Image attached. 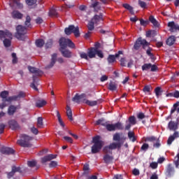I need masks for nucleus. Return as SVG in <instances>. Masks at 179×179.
<instances>
[{
  "label": "nucleus",
  "instance_id": "obj_1",
  "mask_svg": "<svg viewBox=\"0 0 179 179\" xmlns=\"http://www.w3.org/2000/svg\"><path fill=\"white\" fill-rule=\"evenodd\" d=\"M6 37L8 39L6 38ZM12 33H10L9 31L6 30V31H1L0 30V38L1 40H4L3 41V43L4 47H6V48H8V47H10L11 44H12V41L10 40H12Z\"/></svg>",
  "mask_w": 179,
  "mask_h": 179
},
{
  "label": "nucleus",
  "instance_id": "obj_2",
  "mask_svg": "<svg viewBox=\"0 0 179 179\" xmlns=\"http://www.w3.org/2000/svg\"><path fill=\"white\" fill-rule=\"evenodd\" d=\"M94 145L92 146L91 152L92 155H96L103 148V141L100 140V136H96L92 138Z\"/></svg>",
  "mask_w": 179,
  "mask_h": 179
},
{
  "label": "nucleus",
  "instance_id": "obj_3",
  "mask_svg": "<svg viewBox=\"0 0 179 179\" xmlns=\"http://www.w3.org/2000/svg\"><path fill=\"white\" fill-rule=\"evenodd\" d=\"M27 34V29L22 25H18L16 27V33L15 34V38L20 41L26 40V34Z\"/></svg>",
  "mask_w": 179,
  "mask_h": 179
},
{
  "label": "nucleus",
  "instance_id": "obj_4",
  "mask_svg": "<svg viewBox=\"0 0 179 179\" xmlns=\"http://www.w3.org/2000/svg\"><path fill=\"white\" fill-rule=\"evenodd\" d=\"M20 140H17V143L22 146V148H31V143H30V141H33V137L29 136L26 134H22L21 136Z\"/></svg>",
  "mask_w": 179,
  "mask_h": 179
},
{
  "label": "nucleus",
  "instance_id": "obj_5",
  "mask_svg": "<svg viewBox=\"0 0 179 179\" xmlns=\"http://www.w3.org/2000/svg\"><path fill=\"white\" fill-rule=\"evenodd\" d=\"M60 50H65L67 47L75 48V43L69 38L62 37L59 40Z\"/></svg>",
  "mask_w": 179,
  "mask_h": 179
},
{
  "label": "nucleus",
  "instance_id": "obj_6",
  "mask_svg": "<svg viewBox=\"0 0 179 179\" xmlns=\"http://www.w3.org/2000/svg\"><path fill=\"white\" fill-rule=\"evenodd\" d=\"M64 33L66 36H71L73 33L75 37H80L79 27H75V25H69L68 27L65 28Z\"/></svg>",
  "mask_w": 179,
  "mask_h": 179
},
{
  "label": "nucleus",
  "instance_id": "obj_7",
  "mask_svg": "<svg viewBox=\"0 0 179 179\" xmlns=\"http://www.w3.org/2000/svg\"><path fill=\"white\" fill-rule=\"evenodd\" d=\"M141 45L143 46V50H145L146 47L149 45V43L146 41V39H142V38L140 37L136 40V43H134V50H139V48H141Z\"/></svg>",
  "mask_w": 179,
  "mask_h": 179
},
{
  "label": "nucleus",
  "instance_id": "obj_8",
  "mask_svg": "<svg viewBox=\"0 0 179 179\" xmlns=\"http://www.w3.org/2000/svg\"><path fill=\"white\" fill-rule=\"evenodd\" d=\"M11 170L14 172L15 174V173H20V174H21L22 176H24L26 173H28L29 168L27 167L21 168L20 166L17 167L16 166H13Z\"/></svg>",
  "mask_w": 179,
  "mask_h": 179
},
{
  "label": "nucleus",
  "instance_id": "obj_9",
  "mask_svg": "<svg viewBox=\"0 0 179 179\" xmlns=\"http://www.w3.org/2000/svg\"><path fill=\"white\" fill-rule=\"evenodd\" d=\"M26 97V93L23 92H20L17 95H14L12 96H8V101H17L20 100V99H24Z\"/></svg>",
  "mask_w": 179,
  "mask_h": 179
},
{
  "label": "nucleus",
  "instance_id": "obj_10",
  "mask_svg": "<svg viewBox=\"0 0 179 179\" xmlns=\"http://www.w3.org/2000/svg\"><path fill=\"white\" fill-rule=\"evenodd\" d=\"M174 173H176L174 166H173V164H169L166 168L165 175L166 177L171 178L174 176Z\"/></svg>",
  "mask_w": 179,
  "mask_h": 179
},
{
  "label": "nucleus",
  "instance_id": "obj_11",
  "mask_svg": "<svg viewBox=\"0 0 179 179\" xmlns=\"http://www.w3.org/2000/svg\"><path fill=\"white\" fill-rule=\"evenodd\" d=\"M0 152L2 155H7L8 156L10 155H15V150L12 148L3 146L0 148Z\"/></svg>",
  "mask_w": 179,
  "mask_h": 179
},
{
  "label": "nucleus",
  "instance_id": "obj_12",
  "mask_svg": "<svg viewBox=\"0 0 179 179\" xmlns=\"http://www.w3.org/2000/svg\"><path fill=\"white\" fill-rule=\"evenodd\" d=\"M128 122H129V124H127L125 126L126 131H129V129H131V125H136V117H135V116H130L129 117Z\"/></svg>",
  "mask_w": 179,
  "mask_h": 179
},
{
  "label": "nucleus",
  "instance_id": "obj_13",
  "mask_svg": "<svg viewBox=\"0 0 179 179\" xmlns=\"http://www.w3.org/2000/svg\"><path fill=\"white\" fill-rule=\"evenodd\" d=\"M57 155L50 154L41 158V163L44 164V163H47V162H51V160H54V159H57Z\"/></svg>",
  "mask_w": 179,
  "mask_h": 179
},
{
  "label": "nucleus",
  "instance_id": "obj_14",
  "mask_svg": "<svg viewBox=\"0 0 179 179\" xmlns=\"http://www.w3.org/2000/svg\"><path fill=\"white\" fill-rule=\"evenodd\" d=\"M168 27H169V31L171 33H174L178 30V24H176L174 21H171L168 23Z\"/></svg>",
  "mask_w": 179,
  "mask_h": 179
},
{
  "label": "nucleus",
  "instance_id": "obj_15",
  "mask_svg": "<svg viewBox=\"0 0 179 179\" xmlns=\"http://www.w3.org/2000/svg\"><path fill=\"white\" fill-rule=\"evenodd\" d=\"M8 125L10 129H12L13 131H16V129H19L20 128L17 122L15 120H10L8 122Z\"/></svg>",
  "mask_w": 179,
  "mask_h": 179
},
{
  "label": "nucleus",
  "instance_id": "obj_16",
  "mask_svg": "<svg viewBox=\"0 0 179 179\" xmlns=\"http://www.w3.org/2000/svg\"><path fill=\"white\" fill-rule=\"evenodd\" d=\"M28 70L29 72H31V73H35V75H37V76H41V75H43V71L36 67L29 66Z\"/></svg>",
  "mask_w": 179,
  "mask_h": 179
},
{
  "label": "nucleus",
  "instance_id": "obj_17",
  "mask_svg": "<svg viewBox=\"0 0 179 179\" xmlns=\"http://www.w3.org/2000/svg\"><path fill=\"white\" fill-rule=\"evenodd\" d=\"M176 138H179V132L175 131L173 135L170 136L167 140V144L171 145Z\"/></svg>",
  "mask_w": 179,
  "mask_h": 179
},
{
  "label": "nucleus",
  "instance_id": "obj_18",
  "mask_svg": "<svg viewBox=\"0 0 179 179\" xmlns=\"http://www.w3.org/2000/svg\"><path fill=\"white\" fill-rule=\"evenodd\" d=\"M103 152L105 155H113V143H111L109 145H106L103 148Z\"/></svg>",
  "mask_w": 179,
  "mask_h": 179
},
{
  "label": "nucleus",
  "instance_id": "obj_19",
  "mask_svg": "<svg viewBox=\"0 0 179 179\" xmlns=\"http://www.w3.org/2000/svg\"><path fill=\"white\" fill-rule=\"evenodd\" d=\"M96 52H97V49L94 48H90L87 50L88 58H96Z\"/></svg>",
  "mask_w": 179,
  "mask_h": 179
},
{
  "label": "nucleus",
  "instance_id": "obj_20",
  "mask_svg": "<svg viewBox=\"0 0 179 179\" xmlns=\"http://www.w3.org/2000/svg\"><path fill=\"white\" fill-rule=\"evenodd\" d=\"M57 53L52 55L50 64L45 66V69H51V68L55 65V62H57Z\"/></svg>",
  "mask_w": 179,
  "mask_h": 179
},
{
  "label": "nucleus",
  "instance_id": "obj_21",
  "mask_svg": "<svg viewBox=\"0 0 179 179\" xmlns=\"http://www.w3.org/2000/svg\"><path fill=\"white\" fill-rule=\"evenodd\" d=\"M178 122L170 121L168 124V128L170 129V131H177V129H178Z\"/></svg>",
  "mask_w": 179,
  "mask_h": 179
},
{
  "label": "nucleus",
  "instance_id": "obj_22",
  "mask_svg": "<svg viewBox=\"0 0 179 179\" xmlns=\"http://www.w3.org/2000/svg\"><path fill=\"white\" fill-rule=\"evenodd\" d=\"M11 16L13 19H22L23 18V14L22 13H20L19 10H14L11 13Z\"/></svg>",
  "mask_w": 179,
  "mask_h": 179
},
{
  "label": "nucleus",
  "instance_id": "obj_23",
  "mask_svg": "<svg viewBox=\"0 0 179 179\" xmlns=\"http://www.w3.org/2000/svg\"><path fill=\"white\" fill-rule=\"evenodd\" d=\"M59 51L64 58H72V52L69 50L59 49Z\"/></svg>",
  "mask_w": 179,
  "mask_h": 179
},
{
  "label": "nucleus",
  "instance_id": "obj_24",
  "mask_svg": "<svg viewBox=\"0 0 179 179\" xmlns=\"http://www.w3.org/2000/svg\"><path fill=\"white\" fill-rule=\"evenodd\" d=\"M8 96H9V92L8 91H3L0 93V96L2 99V101L3 102L8 101V103H10V101H8V99H9Z\"/></svg>",
  "mask_w": 179,
  "mask_h": 179
},
{
  "label": "nucleus",
  "instance_id": "obj_25",
  "mask_svg": "<svg viewBox=\"0 0 179 179\" xmlns=\"http://www.w3.org/2000/svg\"><path fill=\"white\" fill-rule=\"evenodd\" d=\"M84 97H86V94H82L81 95H79V94H76L74 97H73L72 101L79 103H80V99H84Z\"/></svg>",
  "mask_w": 179,
  "mask_h": 179
},
{
  "label": "nucleus",
  "instance_id": "obj_26",
  "mask_svg": "<svg viewBox=\"0 0 179 179\" xmlns=\"http://www.w3.org/2000/svg\"><path fill=\"white\" fill-rule=\"evenodd\" d=\"M122 129H124L122 123L118 122L113 124V131H122Z\"/></svg>",
  "mask_w": 179,
  "mask_h": 179
},
{
  "label": "nucleus",
  "instance_id": "obj_27",
  "mask_svg": "<svg viewBox=\"0 0 179 179\" xmlns=\"http://www.w3.org/2000/svg\"><path fill=\"white\" fill-rule=\"evenodd\" d=\"M166 45H169V47H171V45H173L176 43V36H171L166 39Z\"/></svg>",
  "mask_w": 179,
  "mask_h": 179
},
{
  "label": "nucleus",
  "instance_id": "obj_28",
  "mask_svg": "<svg viewBox=\"0 0 179 179\" xmlns=\"http://www.w3.org/2000/svg\"><path fill=\"white\" fill-rule=\"evenodd\" d=\"M33 83L31 84L30 87L34 89V90H36V92H38V88H37L36 85H38V80H37V78L36 76H33Z\"/></svg>",
  "mask_w": 179,
  "mask_h": 179
},
{
  "label": "nucleus",
  "instance_id": "obj_29",
  "mask_svg": "<svg viewBox=\"0 0 179 179\" xmlns=\"http://www.w3.org/2000/svg\"><path fill=\"white\" fill-rule=\"evenodd\" d=\"M16 110H17V107L13 105L10 106L8 108V115H13L16 113Z\"/></svg>",
  "mask_w": 179,
  "mask_h": 179
},
{
  "label": "nucleus",
  "instance_id": "obj_30",
  "mask_svg": "<svg viewBox=\"0 0 179 179\" xmlns=\"http://www.w3.org/2000/svg\"><path fill=\"white\" fill-rule=\"evenodd\" d=\"M103 161L106 164H110V163L113 162V156H111V155L105 154Z\"/></svg>",
  "mask_w": 179,
  "mask_h": 179
},
{
  "label": "nucleus",
  "instance_id": "obj_31",
  "mask_svg": "<svg viewBox=\"0 0 179 179\" xmlns=\"http://www.w3.org/2000/svg\"><path fill=\"white\" fill-rule=\"evenodd\" d=\"M47 104V101L44 99L38 100L36 102V107L38 108H41V107H44Z\"/></svg>",
  "mask_w": 179,
  "mask_h": 179
},
{
  "label": "nucleus",
  "instance_id": "obj_32",
  "mask_svg": "<svg viewBox=\"0 0 179 179\" xmlns=\"http://www.w3.org/2000/svg\"><path fill=\"white\" fill-rule=\"evenodd\" d=\"M121 136H122V133H115L113 135V141L115 142H122V138Z\"/></svg>",
  "mask_w": 179,
  "mask_h": 179
},
{
  "label": "nucleus",
  "instance_id": "obj_33",
  "mask_svg": "<svg viewBox=\"0 0 179 179\" xmlns=\"http://www.w3.org/2000/svg\"><path fill=\"white\" fill-rule=\"evenodd\" d=\"M100 20H103V15H95L93 18H92L91 21L94 22V24L96 23H99V22H100Z\"/></svg>",
  "mask_w": 179,
  "mask_h": 179
},
{
  "label": "nucleus",
  "instance_id": "obj_34",
  "mask_svg": "<svg viewBox=\"0 0 179 179\" xmlns=\"http://www.w3.org/2000/svg\"><path fill=\"white\" fill-rule=\"evenodd\" d=\"M123 8H124V9H127V10H129L131 13V15H134L135 13L134 12V7L131 6V5L128 4V3H123L122 4Z\"/></svg>",
  "mask_w": 179,
  "mask_h": 179
},
{
  "label": "nucleus",
  "instance_id": "obj_35",
  "mask_svg": "<svg viewBox=\"0 0 179 179\" xmlns=\"http://www.w3.org/2000/svg\"><path fill=\"white\" fill-rule=\"evenodd\" d=\"M66 115L70 120V121H73V117H72V109H71V107L66 106Z\"/></svg>",
  "mask_w": 179,
  "mask_h": 179
},
{
  "label": "nucleus",
  "instance_id": "obj_36",
  "mask_svg": "<svg viewBox=\"0 0 179 179\" xmlns=\"http://www.w3.org/2000/svg\"><path fill=\"white\" fill-rule=\"evenodd\" d=\"M124 145V141H117V143H113V149H121V146Z\"/></svg>",
  "mask_w": 179,
  "mask_h": 179
},
{
  "label": "nucleus",
  "instance_id": "obj_37",
  "mask_svg": "<svg viewBox=\"0 0 179 179\" xmlns=\"http://www.w3.org/2000/svg\"><path fill=\"white\" fill-rule=\"evenodd\" d=\"M107 124L108 122L106 121L104 118H101L96 122L95 125H102V127H106Z\"/></svg>",
  "mask_w": 179,
  "mask_h": 179
},
{
  "label": "nucleus",
  "instance_id": "obj_38",
  "mask_svg": "<svg viewBox=\"0 0 179 179\" xmlns=\"http://www.w3.org/2000/svg\"><path fill=\"white\" fill-rule=\"evenodd\" d=\"M31 17H29V15H27L26 20L24 22V25L26 27H29V29H31Z\"/></svg>",
  "mask_w": 179,
  "mask_h": 179
},
{
  "label": "nucleus",
  "instance_id": "obj_39",
  "mask_svg": "<svg viewBox=\"0 0 179 179\" xmlns=\"http://www.w3.org/2000/svg\"><path fill=\"white\" fill-rule=\"evenodd\" d=\"M149 20L151 23L153 24V26H155V27H159V22H157V20L155 18L153 15L150 16Z\"/></svg>",
  "mask_w": 179,
  "mask_h": 179
},
{
  "label": "nucleus",
  "instance_id": "obj_40",
  "mask_svg": "<svg viewBox=\"0 0 179 179\" xmlns=\"http://www.w3.org/2000/svg\"><path fill=\"white\" fill-rule=\"evenodd\" d=\"M124 52L122 50H119L117 53L113 55V62H115V59H120V55H123Z\"/></svg>",
  "mask_w": 179,
  "mask_h": 179
},
{
  "label": "nucleus",
  "instance_id": "obj_41",
  "mask_svg": "<svg viewBox=\"0 0 179 179\" xmlns=\"http://www.w3.org/2000/svg\"><path fill=\"white\" fill-rule=\"evenodd\" d=\"M35 44L36 47L41 48L44 44H45V42L43 39H37L35 42Z\"/></svg>",
  "mask_w": 179,
  "mask_h": 179
},
{
  "label": "nucleus",
  "instance_id": "obj_42",
  "mask_svg": "<svg viewBox=\"0 0 179 179\" xmlns=\"http://www.w3.org/2000/svg\"><path fill=\"white\" fill-rule=\"evenodd\" d=\"M177 111L178 114L179 113V101H177L176 103L173 104V108L171 110V114H173Z\"/></svg>",
  "mask_w": 179,
  "mask_h": 179
},
{
  "label": "nucleus",
  "instance_id": "obj_43",
  "mask_svg": "<svg viewBox=\"0 0 179 179\" xmlns=\"http://www.w3.org/2000/svg\"><path fill=\"white\" fill-rule=\"evenodd\" d=\"M57 117L58 118L59 124L63 128L65 127V124H64V122L62 121V118H61V114H59V111H57Z\"/></svg>",
  "mask_w": 179,
  "mask_h": 179
},
{
  "label": "nucleus",
  "instance_id": "obj_44",
  "mask_svg": "<svg viewBox=\"0 0 179 179\" xmlns=\"http://www.w3.org/2000/svg\"><path fill=\"white\" fill-rule=\"evenodd\" d=\"M87 29L90 31H93V30H94V22L90 20L88 22Z\"/></svg>",
  "mask_w": 179,
  "mask_h": 179
},
{
  "label": "nucleus",
  "instance_id": "obj_45",
  "mask_svg": "<svg viewBox=\"0 0 179 179\" xmlns=\"http://www.w3.org/2000/svg\"><path fill=\"white\" fill-rule=\"evenodd\" d=\"M146 54L150 57L152 59H155V55L152 53V48L148 47L147 50H146Z\"/></svg>",
  "mask_w": 179,
  "mask_h": 179
},
{
  "label": "nucleus",
  "instance_id": "obj_46",
  "mask_svg": "<svg viewBox=\"0 0 179 179\" xmlns=\"http://www.w3.org/2000/svg\"><path fill=\"white\" fill-rule=\"evenodd\" d=\"M13 3L16 5L17 9H23V4L20 3V0H13Z\"/></svg>",
  "mask_w": 179,
  "mask_h": 179
},
{
  "label": "nucleus",
  "instance_id": "obj_47",
  "mask_svg": "<svg viewBox=\"0 0 179 179\" xmlns=\"http://www.w3.org/2000/svg\"><path fill=\"white\" fill-rule=\"evenodd\" d=\"M50 16H54L55 17H58V13L55 8H51L49 12Z\"/></svg>",
  "mask_w": 179,
  "mask_h": 179
},
{
  "label": "nucleus",
  "instance_id": "obj_48",
  "mask_svg": "<svg viewBox=\"0 0 179 179\" xmlns=\"http://www.w3.org/2000/svg\"><path fill=\"white\" fill-rule=\"evenodd\" d=\"M85 104H87V106L93 107L94 106H97V101L85 100Z\"/></svg>",
  "mask_w": 179,
  "mask_h": 179
},
{
  "label": "nucleus",
  "instance_id": "obj_49",
  "mask_svg": "<svg viewBox=\"0 0 179 179\" xmlns=\"http://www.w3.org/2000/svg\"><path fill=\"white\" fill-rule=\"evenodd\" d=\"M152 67V64L148 63V64H144L142 66V71H149L150 68Z\"/></svg>",
  "mask_w": 179,
  "mask_h": 179
},
{
  "label": "nucleus",
  "instance_id": "obj_50",
  "mask_svg": "<svg viewBox=\"0 0 179 179\" xmlns=\"http://www.w3.org/2000/svg\"><path fill=\"white\" fill-rule=\"evenodd\" d=\"M155 92L157 97L159 99V96H162V88L160 87H157L155 89Z\"/></svg>",
  "mask_w": 179,
  "mask_h": 179
},
{
  "label": "nucleus",
  "instance_id": "obj_51",
  "mask_svg": "<svg viewBox=\"0 0 179 179\" xmlns=\"http://www.w3.org/2000/svg\"><path fill=\"white\" fill-rule=\"evenodd\" d=\"M128 138L129 139H131L132 142H135V141H136V138H135V134L134 132L129 131Z\"/></svg>",
  "mask_w": 179,
  "mask_h": 179
},
{
  "label": "nucleus",
  "instance_id": "obj_52",
  "mask_svg": "<svg viewBox=\"0 0 179 179\" xmlns=\"http://www.w3.org/2000/svg\"><path fill=\"white\" fill-rule=\"evenodd\" d=\"M80 57L82 59H86L87 61L89 60V56L85 52H80Z\"/></svg>",
  "mask_w": 179,
  "mask_h": 179
},
{
  "label": "nucleus",
  "instance_id": "obj_53",
  "mask_svg": "<svg viewBox=\"0 0 179 179\" xmlns=\"http://www.w3.org/2000/svg\"><path fill=\"white\" fill-rule=\"evenodd\" d=\"M43 118L41 117H38L37 127L38 128H43Z\"/></svg>",
  "mask_w": 179,
  "mask_h": 179
},
{
  "label": "nucleus",
  "instance_id": "obj_54",
  "mask_svg": "<svg viewBox=\"0 0 179 179\" xmlns=\"http://www.w3.org/2000/svg\"><path fill=\"white\" fill-rule=\"evenodd\" d=\"M28 167H36L37 166V162L36 161H28L27 162Z\"/></svg>",
  "mask_w": 179,
  "mask_h": 179
},
{
  "label": "nucleus",
  "instance_id": "obj_55",
  "mask_svg": "<svg viewBox=\"0 0 179 179\" xmlns=\"http://www.w3.org/2000/svg\"><path fill=\"white\" fill-rule=\"evenodd\" d=\"M26 3L29 6H33V5L37 3V0H26Z\"/></svg>",
  "mask_w": 179,
  "mask_h": 179
},
{
  "label": "nucleus",
  "instance_id": "obj_56",
  "mask_svg": "<svg viewBox=\"0 0 179 179\" xmlns=\"http://www.w3.org/2000/svg\"><path fill=\"white\" fill-rule=\"evenodd\" d=\"M57 166H58V162L56 161H52L49 164L50 169H54V168L57 167Z\"/></svg>",
  "mask_w": 179,
  "mask_h": 179
},
{
  "label": "nucleus",
  "instance_id": "obj_57",
  "mask_svg": "<svg viewBox=\"0 0 179 179\" xmlns=\"http://www.w3.org/2000/svg\"><path fill=\"white\" fill-rule=\"evenodd\" d=\"M157 32H156V31H148L147 32H146V37H150V36H156V34Z\"/></svg>",
  "mask_w": 179,
  "mask_h": 179
},
{
  "label": "nucleus",
  "instance_id": "obj_58",
  "mask_svg": "<svg viewBox=\"0 0 179 179\" xmlns=\"http://www.w3.org/2000/svg\"><path fill=\"white\" fill-rule=\"evenodd\" d=\"M150 69H151L150 70L151 72H157V71H159V67H157V66H156V64H151Z\"/></svg>",
  "mask_w": 179,
  "mask_h": 179
},
{
  "label": "nucleus",
  "instance_id": "obj_59",
  "mask_svg": "<svg viewBox=\"0 0 179 179\" xmlns=\"http://www.w3.org/2000/svg\"><path fill=\"white\" fill-rule=\"evenodd\" d=\"M150 85H145L144 86L143 91L144 92V93H150Z\"/></svg>",
  "mask_w": 179,
  "mask_h": 179
},
{
  "label": "nucleus",
  "instance_id": "obj_60",
  "mask_svg": "<svg viewBox=\"0 0 179 179\" xmlns=\"http://www.w3.org/2000/svg\"><path fill=\"white\" fill-rule=\"evenodd\" d=\"M121 66H127V59L125 57H122L120 60Z\"/></svg>",
  "mask_w": 179,
  "mask_h": 179
},
{
  "label": "nucleus",
  "instance_id": "obj_61",
  "mask_svg": "<svg viewBox=\"0 0 179 179\" xmlns=\"http://www.w3.org/2000/svg\"><path fill=\"white\" fill-rule=\"evenodd\" d=\"M11 56L13 58V64H17V57L16 56V53H12Z\"/></svg>",
  "mask_w": 179,
  "mask_h": 179
},
{
  "label": "nucleus",
  "instance_id": "obj_62",
  "mask_svg": "<svg viewBox=\"0 0 179 179\" xmlns=\"http://www.w3.org/2000/svg\"><path fill=\"white\" fill-rule=\"evenodd\" d=\"M96 55L99 58H104V55L103 54V51L98 50H96Z\"/></svg>",
  "mask_w": 179,
  "mask_h": 179
},
{
  "label": "nucleus",
  "instance_id": "obj_63",
  "mask_svg": "<svg viewBox=\"0 0 179 179\" xmlns=\"http://www.w3.org/2000/svg\"><path fill=\"white\" fill-rule=\"evenodd\" d=\"M46 48H51L52 47V39H49L45 44Z\"/></svg>",
  "mask_w": 179,
  "mask_h": 179
},
{
  "label": "nucleus",
  "instance_id": "obj_64",
  "mask_svg": "<svg viewBox=\"0 0 179 179\" xmlns=\"http://www.w3.org/2000/svg\"><path fill=\"white\" fill-rule=\"evenodd\" d=\"M138 5H139V6H141V8H143V9H145V8H146V3L141 0H138Z\"/></svg>",
  "mask_w": 179,
  "mask_h": 179
}]
</instances>
